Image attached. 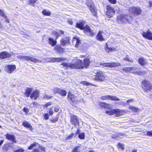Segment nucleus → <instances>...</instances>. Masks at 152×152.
<instances>
[{
    "mask_svg": "<svg viewBox=\"0 0 152 152\" xmlns=\"http://www.w3.org/2000/svg\"><path fill=\"white\" fill-rule=\"evenodd\" d=\"M23 111L24 112L26 113H28L29 112V110L26 107L24 108L23 109Z\"/></svg>",
    "mask_w": 152,
    "mask_h": 152,
    "instance_id": "603ef678",
    "label": "nucleus"
},
{
    "mask_svg": "<svg viewBox=\"0 0 152 152\" xmlns=\"http://www.w3.org/2000/svg\"><path fill=\"white\" fill-rule=\"evenodd\" d=\"M11 56V55L8 53L6 51H4L0 53V58L1 59H4L10 57Z\"/></svg>",
    "mask_w": 152,
    "mask_h": 152,
    "instance_id": "dca6fc26",
    "label": "nucleus"
},
{
    "mask_svg": "<svg viewBox=\"0 0 152 152\" xmlns=\"http://www.w3.org/2000/svg\"><path fill=\"white\" fill-rule=\"evenodd\" d=\"M39 145L38 143L34 142V143L31 144L28 147V149H29L31 150L32 149L33 147H39Z\"/></svg>",
    "mask_w": 152,
    "mask_h": 152,
    "instance_id": "c756f323",
    "label": "nucleus"
},
{
    "mask_svg": "<svg viewBox=\"0 0 152 152\" xmlns=\"http://www.w3.org/2000/svg\"><path fill=\"white\" fill-rule=\"evenodd\" d=\"M86 3L87 6L89 8L90 10L93 15L95 16H96L97 15V11L92 1H87Z\"/></svg>",
    "mask_w": 152,
    "mask_h": 152,
    "instance_id": "20e7f679",
    "label": "nucleus"
},
{
    "mask_svg": "<svg viewBox=\"0 0 152 152\" xmlns=\"http://www.w3.org/2000/svg\"><path fill=\"white\" fill-rule=\"evenodd\" d=\"M84 22H80L79 23L76 24L75 27L80 28L81 29H83L84 31L88 33L91 36H93L94 35V34L92 31L91 30L89 27L86 25L84 27Z\"/></svg>",
    "mask_w": 152,
    "mask_h": 152,
    "instance_id": "f257e3e1",
    "label": "nucleus"
},
{
    "mask_svg": "<svg viewBox=\"0 0 152 152\" xmlns=\"http://www.w3.org/2000/svg\"><path fill=\"white\" fill-rule=\"evenodd\" d=\"M103 32L100 31L98 34L96 36L97 39L100 41H103L104 39L103 38L102 36Z\"/></svg>",
    "mask_w": 152,
    "mask_h": 152,
    "instance_id": "4be33fe9",
    "label": "nucleus"
},
{
    "mask_svg": "<svg viewBox=\"0 0 152 152\" xmlns=\"http://www.w3.org/2000/svg\"><path fill=\"white\" fill-rule=\"evenodd\" d=\"M110 99L111 100H115V101H119L120 99L118 97L114 96H110Z\"/></svg>",
    "mask_w": 152,
    "mask_h": 152,
    "instance_id": "2f4dec72",
    "label": "nucleus"
},
{
    "mask_svg": "<svg viewBox=\"0 0 152 152\" xmlns=\"http://www.w3.org/2000/svg\"><path fill=\"white\" fill-rule=\"evenodd\" d=\"M69 37H66L65 39H62L60 41L61 45L62 46H64L66 45L69 43Z\"/></svg>",
    "mask_w": 152,
    "mask_h": 152,
    "instance_id": "f3484780",
    "label": "nucleus"
},
{
    "mask_svg": "<svg viewBox=\"0 0 152 152\" xmlns=\"http://www.w3.org/2000/svg\"><path fill=\"white\" fill-rule=\"evenodd\" d=\"M56 50H57V51H59V50H61V48L58 47H55L54 48Z\"/></svg>",
    "mask_w": 152,
    "mask_h": 152,
    "instance_id": "13d9d810",
    "label": "nucleus"
},
{
    "mask_svg": "<svg viewBox=\"0 0 152 152\" xmlns=\"http://www.w3.org/2000/svg\"><path fill=\"white\" fill-rule=\"evenodd\" d=\"M124 111L119 109H113L109 110H106V113L109 115H112L115 114L117 116H119L124 114Z\"/></svg>",
    "mask_w": 152,
    "mask_h": 152,
    "instance_id": "7ed1b4c3",
    "label": "nucleus"
},
{
    "mask_svg": "<svg viewBox=\"0 0 152 152\" xmlns=\"http://www.w3.org/2000/svg\"><path fill=\"white\" fill-rule=\"evenodd\" d=\"M8 145H4L3 146L2 149L3 150L7 151H8Z\"/></svg>",
    "mask_w": 152,
    "mask_h": 152,
    "instance_id": "ea45409f",
    "label": "nucleus"
},
{
    "mask_svg": "<svg viewBox=\"0 0 152 152\" xmlns=\"http://www.w3.org/2000/svg\"><path fill=\"white\" fill-rule=\"evenodd\" d=\"M142 34L144 38L149 40H152V32L149 30L146 31H143Z\"/></svg>",
    "mask_w": 152,
    "mask_h": 152,
    "instance_id": "f8f14e48",
    "label": "nucleus"
},
{
    "mask_svg": "<svg viewBox=\"0 0 152 152\" xmlns=\"http://www.w3.org/2000/svg\"><path fill=\"white\" fill-rule=\"evenodd\" d=\"M39 96V92L37 90H36L33 91L31 94L30 97L32 99H37Z\"/></svg>",
    "mask_w": 152,
    "mask_h": 152,
    "instance_id": "4468645a",
    "label": "nucleus"
},
{
    "mask_svg": "<svg viewBox=\"0 0 152 152\" xmlns=\"http://www.w3.org/2000/svg\"><path fill=\"white\" fill-rule=\"evenodd\" d=\"M123 60H124L126 61H131V60H129V58L128 57H126L125 58H123Z\"/></svg>",
    "mask_w": 152,
    "mask_h": 152,
    "instance_id": "5fc2aeb1",
    "label": "nucleus"
},
{
    "mask_svg": "<svg viewBox=\"0 0 152 152\" xmlns=\"http://www.w3.org/2000/svg\"><path fill=\"white\" fill-rule=\"evenodd\" d=\"M58 93L62 96H65L66 94V92L64 90L60 89Z\"/></svg>",
    "mask_w": 152,
    "mask_h": 152,
    "instance_id": "7c9ffc66",
    "label": "nucleus"
},
{
    "mask_svg": "<svg viewBox=\"0 0 152 152\" xmlns=\"http://www.w3.org/2000/svg\"><path fill=\"white\" fill-rule=\"evenodd\" d=\"M5 136L6 138L8 140L13 142H15V137L14 135L10 134H7Z\"/></svg>",
    "mask_w": 152,
    "mask_h": 152,
    "instance_id": "a211bd4d",
    "label": "nucleus"
},
{
    "mask_svg": "<svg viewBox=\"0 0 152 152\" xmlns=\"http://www.w3.org/2000/svg\"><path fill=\"white\" fill-rule=\"evenodd\" d=\"M116 19L119 23H129L128 16L125 14H121L117 15Z\"/></svg>",
    "mask_w": 152,
    "mask_h": 152,
    "instance_id": "f03ea898",
    "label": "nucleus"
},
{
    "mask_svg": "<svg viewBox=\"0 0 152 152\" xmlns=\"http://www.w3.org/2000/svg\"><path fill=\"white\" fill-rule=\"evenodd\" d=\"M82 83L83 85H84L86 86H88L90 84V83H89L86 81H84L82 82Z\"/></svg>",
    "mask_w": 152,
    "mask_h": 152,
    "instance_id": "3c124183",
    "label": "nucleus"
},
{
    "mask_svg": "<svg viewBox=\"0 0 152 152\" xmlns=\"http://www.w3.org/2000/svg\"><path fill=\"white\" fill-rule=\"evenodd\" d=\"M133 102V99H130L128 100L127 101V103H130Z\"/></svg>",
    "mask_w": 152,
    "mask_h": 152,
    "instance_id": "052dcab7",
    "label": "nucleus"
},
{
    "mask_svg": "<svg viewBox=\"0 0 152 152\" xmlns=\"http://www.w3.org/2000/svg\"><path fill=\"white\" fill-rule=\"evenodd\" d=\"M58 120V119L57 118H56V119H54L52 120H51V121L52 123H54L56 122V121H57Z\"/></svg>",
    "mask_w": 152,
    "mask_h": 152,
    "instance_id": "6e6d98bb",
    "label": "nucleus"
},
{
    "mask_svg": "<svg viewBox=\"0 0 152 152\" xmlns=\"http://www.w3.org/2000/svg\"><path fill=\"white\" fill-rule=\"evenodd\" d=\"M130 109L132 110L133 111L135 112H137L139 110V109L133 106H130L129 107Z\"/></svg>",
    "mask_w": 152,
    "mask_h": 152,
    "instance_id": "f704fd0d",
    "label": "nucleus"
},
{
    "mask_svg": "<svg viewBox=\"0 0 152 152\" xmlns=\"http://www.w3.org/2000/svg\"><path fill=\"white\" fill-rule=\"evenodd\" d=\"M62 65H63L64 67L66 68L69 67L70 68L72 69V63H67L66 62L62 63Z\"/></svg>",
    "mask_w": 152,
    "mask_h": 152,
    "instance_id": "cd10ccee",
    "label": "nucleus"
},
{
    "mask_svg": "<svg viewBox=\"0 0 152 152\" xmlns=\"http://www.w3.org/2000/svg\"><path fill=\"white\" fill-rule=\"evenodd\" d=\"M48 41L49 43L52 46L55 45L56 43L57 42L56 40H54L51 37H49L48 39Z\"/></svg>",
    "mask_w": 152,
    "mask_h": 152,
    "instance_id": "412c9836",
    "label": "nucleus"
},
{
    "mask_svg": "<svg viewBox=\"0 0 152 152\" xmlns=\"http://www.w3.org/2000/svg\"><path fill=\"white\" fill-rule=\"evenodd\" d=\"M142 86L145 91L150 90L152 88L151 84L146 80H144L142 82Z\"/></svg>",
    "mask_w": 152,
    "mask_h": 152,
    "instance_id": "423d86ee",
    "label": "nucleus"
},
{
    "mask_svg": "<svg viewBox=\"0 0 152 152\" xmlns=\"http://www.w3.org/2000/svg\"><path fill=\"white\" fill-rule=\"evenodd\" d=\"M49 114L50 115H52L53 114V111H52L51 109H50L49 112Z\"/></svg>",
    "mask_w": 152,
    "mask_h": 152,
    "instance_id": "bf43d9fd",
    "label": "nucleus"
},
{
    "mask_svg": "<svg viewBox=\"0 0 152 152\" xmlns=\"http://www.w3.org/2000/svg\"><path fill=\"white\" fill-rule=\"evenodd\" d=\"M110 95H105L102 96L101 99L103 100H110Z\"/></svg>",
    "mask_w": 152,
    "mask_h": 152,
    "instance_id": "e433bc0d",
    "label": "nucleus"
},
{
    "mask_svg": "<svg viewBox=\"0 0 152 152\" xmlns=\"http://www.w3.org/2000/svg\"><path fill=\"white\" fill-rule=\"evenodd\" d=\"M52 96H49L47 94H45L44 96V98L45 99H50L51 98Z\"/></svg>",
    "mask_w": 152,
    "mask_h": 152,
    "instance_id": "49530a36",
    "label": "nucleus"
},
{
    "mask_svg": "<svg viewBox=\"0 0 152 152\" xmlns=\"http://www.w3.org/2000/svg\"><path fill=\"white\" fill-rule=\"evenodd\" d=\"M0 15L2 16V17H5V14L4 13L3 11L1 10L0 9Z\"/></svg>",
    "mask_w": 152,
    "mask_h": 152,
    "instance_id": "a18cd8bd",
    "label": "nucleus"
},
{
    "mask_svg": "<svg viewBox=\"0 0 152 152\" xmlns=\"http://www.w3.org/2000/svg\"><path fill=\"white\" fill-rule=\"evenodd\" d=\"M33 104L34 105L36 106H37L38 104L37 103L35 102H33Z\"/></svg>",
    "mask_w": 152,
    "mask_h": 152,
    "instance_id": "338daca9",
    "label": "nucleus"
},
{
    "mask_svg": "<svg viewBox=\"0 0 152 152\" xmlns=\"http://www.w3.org/2000/svg\"><path fill=\"white\" fill-rule=\"evenodd\" d=\"M133 67H126L123 69V70L126 72H129L131 71L133 69Z\"/></svg>",
    "mask_w": 152,
    "mask_h": 152,
    "instance_id": "473e14b6",
    "label": "nucleus"
},
{
    "mask_svg": "<svg viewBox=\"0 0 152 152\" xmlns=\"http://www.w3.org/2000/svg\"><path fill=\"white\" fill-rule=\"evenodd\" d=\"M118 145L119 147L121 148L122 150H124V146L123 144L121 143H118Z\"/></svg>",
    "mask_w": 152,
    "mask_h": 152,
    "instance_id": "79ce46f5",
    "label": "nucleus"
},
{
    "mask_svg": "<svg viewBox=\"0 0 152 152\" xmlns=\"http://www.w3.org/2000/svg\"><path fill=\"white\" fill-rule=\"evenodd\" d=\"M36 1H30L29 4L31 5L34 6V4L35 3Z\"/></svg>",
    "mask_w": 152,
    "mask_h": 152,
    "instance_id": "864d4df0",
    "label": "nucleus"
},
{
    "mask_svg": "<svg viewBox=\"0 0 152 152\" xmlns=\"http://www.w3.org/2000/svg\"><path fill=\"white\" fill-rule=\"evenodd\" d=\"M42 13L43 15L46 16H49L51 15V12L46 9H44L42 11Z\"/></svg>",
    "mask_w": 152,
    "mask_h": 152,
    "instance_id": "c85d7f7f",
    "label": "nucleus"
},
{
    "mask_svg": "<svg viewBox=\"0 0 152 152\" xmlns=\"http://www.w3.org/2000/svg\"><path fill=\"white\" fill-rule=\"evenodd\" d=\"M106 9V14L109 18L111 17L115 14V11L114 9L110 6L108 5L107 6Z\"/></svg>",
    "mask_w": 152,
    "mask_h": 152,
    "instance_id": "9d476101",
    "label": "nucleus"
},
{
    "mask_svg": "<svg viewBox=\"0 0 152 152\" xmlns=\"http://www.w3.org/2000/svg\"><path fill=\"white\" fill-rule=\"evenodd\" d=\"M71 122L75 126H77L79 124L78 119L77 116L74 115H72L71 117Z\"/></svg>",
    "mask_w": 152,
    "mask_h": 152,
    "instance_id": "ddd939ff",
    "label": "nucleus"
},
{
    "mask_svg": "<svg viewBox=\"0 0 152 152\" xmlns=\"http://www.w3.org/2000/svg\"><path fill=\"white\" fill-rule=\"evenodd\" d=\"M51 61L53 62H60L64 61L66 60V58H52Z\"/></svg>",
    "mask_w": 152,
    "mask_h": 152,
    "instance_id": "aec40b11",
    "label": "nucleus"
},
{
    "mask_svg": "<svg viewBox=\"0 0 152 152\" xmlns=\"http://www.w3.org/2000/svg\"><path fill=\"white\" fill-rule=\"evenodd\" d=\"M55 34L57 38L60 36V35L57 33L56 32H55Z\"/></svg>",
    "mask_w": 152,
    "mask_h": 152,
    "instance_id": "69168bd1",
    "label": "nucleus"
},
{
    "mask_svg": "<svg viewBox=\"0 0 152 152\" xmlns=\"http://www.w3.org/2000/svg\"><path fill=\"white\" fill-rule=\"evenodd\" d=\"M67 98L70 101V103L73 106H75L76 104L78 103V101L74 95L69 93Z\"/></svg>",
    "mask_w": 152,
    "mask_h": 152,
    "instance_id": "6e6552de",
    "label": "nucleus"
},
{
    "mask_svg": "<svg viewBox=\"0 0 152 152\" xmlns=\"http://www.w3.org/2000/svg\"><path fill=\"white\" fill-rule=\"evenodd\" d=\"M26 91L24 93V95L27 97L29 96L31 92L32 91V88H27L25 90Z\"/></svg>",
    "mask_w": 152,
    "mask_h": 152,
    "instance_id": "393cba45",
    "label": "nucleus"
},
{
    "mask_svg": "<svg viewBox=\"0 0 152 152\" xmlns=\"http://www.w3.org/2000/svg\"><path fill=\"white\" fill-rule=\"evenodd\" d=\"M60 88H55L52 89L53 92L54 93H58Z\"/></svg>",
    "mask_w": 152,
    "mask_h": 152,
    "instance_id": "58836bf2",
    "label": "nucleus"
},
{
    "mask_svg": "<svg viewBox=\"0 0 152 152\" xmlns=\"http://www.w3.org/2000/svg\"><path fill=\"white\" fill-rule=\"evenodd\" d=\"M85 136V134L83 132L80 133L79 134L78 137L80 139H83Z\"/></svg>",
    "mask_w": 152,
    "mask_h": 152,
    "instance_id": "4c0bfd02",
    "label": "nucleus"
},
{
    "mask_svg": "<svg viewBox=\"0 0 152 152\" xmlns=\"http://www.w3.org/2000/svg\"><path fill=\"white\" fill-rule=\"evenodd\" d=\"M44 118L45 119L48 120L49 117V115L48 113H45L44 115Z\"/></svg>",
    "mask_w": 152,
    "mask_h": 152,
    "instance_id": "09e8293b",
    "label": "nucleus"
},
{
    "mask_svg": "<svg viewBox=\"0 0 152 152\" xmlns=\"http://www.w3.org/2000/svg\"><path fill=\"white\" fill-rule=\"evenodd\" d=\"M72 152H80V149L79 146H77L74 148Z\"/></svg>",
    "mask_w": 152,
    "mask_h": 152,
    "instance_id": "72a5a7b5",
    "label": "nucleus"
},
{
    "mask_svg": "<svg viewBox=\"0 0 152 152\" xmlns=\"http://www.w3.org/2000/svg\"><path fill=\"white\" fill-rule=\"evenodd\" d=\"M112 4H115L116 2V1H109Z\"/></svg>",
    "mask_w": 152,
    "mask_h": 152,
    "instance_id": "4d7b16f0",
    "label": "nucleus"
},
{
    "mask_svg": "<svg viewBox=\"0 0 152 152\" xmlns=\"http://www.w3.org/2000/svg\"><path fill=\"white\" fill-rule=\"evenodd\" d=\"M5 16V17H4L3 18H4L6 19V21L7 22L9 23V20L7 18V17L6 15Z\"/></svg>",
    "mask_w": 152,
    "mask_h": 152,
    "instance_id": "680f3d73",
    "label": "nucleus"
},
{
    "mask_svg": "<svg viewBox=\"0 0 152 152\" xmlns=\"http://www.w3.org/2000/svg\"><path fill=\"white\" fill-rule=\"evenodd\" d=\"M149 4L150 7L152 6V2L151 1H150L149 2Z\"/></svg>",
    "mask_w": 152,
    "mask_h": 152,
    "instance_id": "774afa93",
    "label": "nucleus"
},
{
    "mask_svg": "<svg viewBox=\"0 0 152 152\" xmlns=\"http://www.w3.org/2000/svg\"><path fill=\"white\" fill-rule=\"evenodd\" d=\"M147 135L149 136H152V130L147 132Z\"/></svg>",
    "mask_w": 152,
    "mask_h": 152,
    "instance_id": "de8ad7c7",
    "label": "nucleus"
},
{
    "mask_svg": "<svg viewBox=\"0 0 152 152\" xmlns=\"http://www.w3.org/2000/svg\"><path fill=\"white\" fill-rule=\"evenodd\" d=\"M16 69V67L15 65H9L5 66V71L8 73H12Z\"/></svg>",
    "mask_w": 152,
    "mask_h": 152,
    "instance_id": "9b49d317",
    "label": "nucleus"
},
{
    "mask_svg": "<svg viewBox=\"0 0 152 152\" xmlns=\"http://www.w3.org/2000/svg\"><path fill=\"white\" fill-rule=\"evenodd\" d=\"M23 125L24 127L29 129L31 130L33 129L31 126L27 121L23 122Z\"/></svg>",
    "mask_w": 152,
    "mask_h": 152,
    "instance_id": "a878e982",
    "label": "nucleus"
},
{
    "mask_svg": "<svg viewBox=\"0 0 152 152\" xmlns=\"http://www.w3.org/2000/svg\"><path fill=\"white\" fill-rule=\"evenodd\" d=\"M51 104V102H49L46 103L44 106V107H48Z\"/></svg>",
    "mask_w": 152,
    "mask_h": 152,
    "instance_id": "8fccbe9b",
    "label": "nucleus"
},
{
    "mask_svg": "<svg viewBox=\"0 0 152 152\" xmlns=\"http://www.w3.org/2000/svg\"><path fill=\"white\" fill-rule=\"evenodd\" d=\"M138 61L139 64L141 65H145L146 64V61L144 58L141 57L138 59Z\"/></svg>",
    "mask_w": 152,
    "mask_h": 152,
    "instance_id": "bb28decb",
    "label": "nucleus"
},
{
    "mask_svg": "<svg viewBox=\"0 0 152 152\" xmlns=\"http://www.w3.org/2000/svg\"><path fill=\"white\" fill-rule=\"evenodd\" d=\"M75 135V134H74L73 133H72L69 135L67 137L66 139L67 140H70L73 137V136Z\"/></svg>",
    "mask_w": 152,
    "mask_h": 152,
    "instance_id": "37998d69",
    "label": "nucleus"
},
{
    "mask_svg": "<svg viewBox=\"0 0 152 152\" xmlns=\"http://www.w3.org/2000/svg\"><path fill=\"white\" fill-rule=\"evenodd\" d=\"M27 56H21L19 55L17 57L18 58L21 59V60H26Z\"/></svg>",
    "mask_w": 152,
    "mask_h": 152,
    "instance_id": "c9c22d12",
    "label": "nucleus"
},
{
    "mask_svg": "<svg viewBox=\"0 0 152 152\" xmlns=\"http://www.w3.org/2000/svg\"><path fill=\"white\" fill-rule=\"evenodd\" d=\"M113 48H109L108 47V45L107 44H106V46H105V50L108 52H109V51H111V50H113Z\"/></svg>",
    "mask_w": 152,
    "mask_h": 152,
    "instance_id": "a19ab883",
    "label": "nucleus"
},
{
    "mask_svg": "<svg viewBox=\"0 0 152 152\" xmlns=\"http://www.w3.org/2000/svg\"><path fill=\"white\" fill-rule=\"evenodd\" d=\"M104 66L106 67H115L120 66V63L118 62H113L108 63H104Z\"/></svg>",
    "mask_w": 152,
    "mask_h": 152,
    "instance_id": "2eb2a0df",
    "label": "nucleus"
},
{
    "mask_svg": "<svg viewBox=\"0 0 152 152\" xmlns=\"http://www.w3.org/2000/svg\"><path fill=\"white\" fill-rule=\"evenodd\" d=\"M26 61H29L34 63H37L39 61V60L31 56H27Z\"/></svg>",
    "mask_w": 152,
    "mask_h": 152,
    "instance_id": "6ab92c4d",
    "label": "nucleus"
},
{
    "mask_svg": "<svg viewBox=\"0 0 152 152\" xmlns=\"http://www.w3.org/2000/svg\"><path fill=\"white\" fill-rule=\"evenodd\" d=\"M24 150L22 148L16 150L14 151L13 152H23Z\"/></svg>",
    "mask_w": 152,
    "mask_h": 152,
    "instance_id": "c03bdc74",
    "label": "nucleus"
},
{
    "mask_svg": "<svg viewBox=\"0 0 152 152\" xmlns=\"http://www.w3.org/2000/svg\"><path fill=\"white\" fill-rule=\"evenodd\" d=\"M68 22L69 24L71 25H72L73 23V22H72V20H69L68 21Z\"/></svg>",
    "mask_w": 152,
    "mask_h": 152,
    "instance_id": "0e129e2a",
    "label": "nucleus"
},
{
    "mask_svg": "<svg viewBox=\"0 0 152 152\" xmlns=\"http://www.w3.org/2000/svg\"><path fill=\"white\" fill-rule=\"evenodd\" d=\"M72 41L73 42H76V44L75 45V47H79V46L80 44V41L79 39H78L77 37H75L73 38Z\"/></svg>",
    "mask_w": 152,
    "mask_h": 152,
    "instance_id": "5701e85b",
    "label": "nucleus"
},
{
    "mask_svg": "<svg viewBox=\"0 0 152 152\" xmlns=\"http://www.w3.org/2000/svg\"><path fill=\"white\" fill-rule=\"evenodd\" d=\"M90 61L89 59L88 58L85 59L83 63L84 68H87L89 65Z\"/></svg>",
    "mask_w": 152,
    "mask_h": 152,
    "instance_id": "b1692460",
    "label": "nucleus"
},
{
    "mask_svg": "<svg viewBox=\"0 0 152 152\" xmlns=\"http://www.w3.org/2000/svg\"><path fill=\"white\" fill-rule=\"evenodd\" d=\"M94 72L96 74V76L95 78V80L101 81L103 80L104 76L102 72L99 70H96L94 71Z\"/></svg>",
    "mask_w": 152,
    "mask_h": 152,
    "instance_id": "0eeeda50",
    "label": "nucleus"
},
{
    "mask_svg": "<svg viewBox=\"0 0 152 152\" xmlns=\"http://www.w3.org/2000/svg\"><path fill=\"white\" fill-rule=\"evenodd\" d=\"M129 12L133 15H138L140 14L142 10L140 7H133L129 8Z\"/></svg>",
    "mask_w": 152,
    "mask_h": 152,
    "instance_id": "39448f33",
    "label": "nucleus"
},
{
    "mask_svg": "<svg viewBox=\"0 0 152 152\" xmlns=\"http://www.w3.org/2000/svg\"><path fill=\"white\" fill-rule=\"evenodd\" d=\"M72 69H82L84 68L83 62L82 60H77L75 64H72Z\"/></svg>",
    "mask_w": 152,
    "mask_h": 152,
    "instance_id": "1a4fd4ad",
    "label": "nucleus"
},
{
    "mask_svg": "<svg viewBox=\"0 0 152 152\" xmlns=\"http://www.w3.org/2000/svg\"><path fill=\"white\" fill-rule=\"evenodd\" d=\"M59 108L58 107H56L54 109V111L56 112H57L59 111Z\"/></svg>",
    "mask_w": 152,
    "mask_h": 152,
    "instance_id": "e2e57ef3",
    "label": "nucleus"
}]
</instances>
